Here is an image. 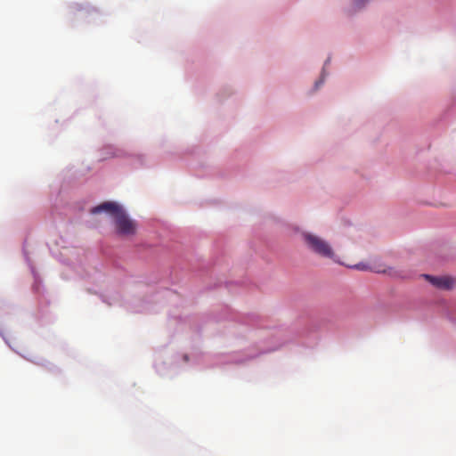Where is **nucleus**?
<instances>
[{"instance_id":"obj_7","label":"nucleus","mask_w":456,"mask_h":456,"mask_svg":"<svg viewBox=\"0 0 456 456\" xmlns=\"http://www.w3.org/2000/svg\"><path fill=\"white\" fill-rule=\"evenodd\" d=\"M362 0H356V4L358 5Z\"/></svg>"},{"instance_id":"obj_5","label":"nucleus","mask_w":456,"mask_h":456,"mask_svg":"<svg viewBox=\"0 0 456 456\" xmlns=\"http://www.w3.org/2000/svg\"><path fill=\"white\" fill-rule=\"evenodd\" d=\"M353 267L357 270H361V271H367L370 269V267L366 264H363V263H359V264L354 265Z\"/></svg>"},{"instance_id":"obj_1","label":"nucleus","mask_w":456,"mask_h":456,"mask_svg":"<svg viewBox=\"0 0 456 456\" xmlns=\"http://www.w3.org/2000/svg\"><path fill=\"white\" fill-rule=\"evenodd\" d=\"M303 237L306 246L314 253L324 257H334L331 247L322 238L312 233H304Z\"/></svg>"},{"instance_id":"obj_6","label":"nucleus","mask_w":456,"mask_h":456,"mask_svg":"<svg viewBox=\"0 0 456 456\" xmlns=\"http://www.w3.org/2000/svg\"><path fill=\"white\" fill-rule=\"evenodd\" d=\"M321 84H322V80L317 81V82L315 83V86H316V87H319Z\"/></svg>"},{"instance_id":"obj_4","label":"nucleus","mask_w":456,"mask_h":456,"mask_svg":"<svg viewBox=\"0 0 456 456\" xmlns=\"http://www.w3.org/2000/svg\"><path fill=\"white\" fill-rule=\"evenodd\" d=\"M424 276L431 284L439 289H449L453 284V280L447 276H431L428 274Z\"/></svg>"},{"instance_id":"obj_3","label":"nucleus","mask_w":456,"mask_h":456,"mask_svg":"<svg viewBox=\"0 0 456 456\" xmlns=\"http://www.w3.org/2000/svg\"><path fill=\"white\" fill-rule=\"evenodd\" d=\"M124 209L116 202L112 201H106L102 204H100L97 207H94L91 212L93 214H99L102 211H105L111 215L114 218L119 214V212H122Z\"/></svg>"},{"instance_id":"obj_2","label":"nucleus","mask_w":456,"mask_h":456,"mask_svg":"<svg viewBox=\"0 0 456 456\" xmlns=\"http://www.w3.org/2000/svg\"><path fill=\"white\" fill-rule=\"evenodd\" d=\"M117 232L122 236H131L136 232V224L123 210L114 218Z\"/></svg>"}]
</instances>
